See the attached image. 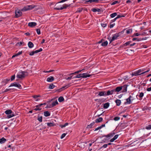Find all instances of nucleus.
<instances>
[{"mask_svg":"<svg viewBox=\"0 0 151 151\" xmlns=\"http://www.w3.org/2000/svg\"><path fill=\"white\" fill-rule=\"evenodd\" d=\"M61 2L60 1L57 3L54 6V9L56 10H60L63 9H65L67 8L68 7H70V4H61Z\"/></svg>","mask_w":151,"mask_h":151,"instance_id":"nucleus-1","label":"nucleus"},{"mask_svg":"<svg viewBox=\"0 0 151 151\" xmlns=\"http://www.w3.org/2000/svg\"><path fill=\"white\" fill-rule=\"evenodd\" d=\"M125 30L124 29L123 31H121V32H119L118 33H116L115 34L112 35V37L111 38V37L107 38L109 42L110 43H111L114 41L117 40L118 37L120 35V34L121 33H123L124 32V31Z\"/></svg>","mask_w":151,"mask_h":151,"instance_id":"nucleus-2","label":"nucleus"},{"mask_svg":"<svg viewBox=\"0 0 151 151\" xmlns=\"http://www.w3.org/2000/svg\"><path fill=\"white\" fill-rule=\"evenodd\" d=\"M27 72L22 71L18 73L17 76V78H24L25 76L28 75Z\"/></svg>","mask_w":151,"mask_h":151,"instance_id":"nucleus-3","label":"nucleus"},{"mask_svg":"<svg viewBox=\"0 0 151 151\" xmlns=\"http://www.w3.org/2000/svg\"><path fill=\"white\" fill-rule=\"evenodd\" d=\"M4 113L8 115L7 116V118H10L15 116V115L13 112H12V111L11 110L9 109L6 110L5 111Z\"/></svg>","mask_w":151,"mask_h":151,"instance_id":"nucleus-4","label":"nucleus"},{"mask_svg":"<svg viewBox=\"0 0 151 151\" xmlns=\"http://www.w3.org/2000/svg\"><path fill=\"white\" fill-rule=\"evenodd\" d=\"M143 70L141 69H139L138 70L135 71L133 73H132V76H137L139 75L143 74H142L143 72Z\"/></svg>","mask_w":151,"mask_h":151,"instance_id":"nucleus-5","label":"nucleus"},{"mask_svg":"<svg viewBox=\"0 0 151 151\" xmlns=\"http://www.w3.org/2000/svg\"><path fill=\"white\" fill-rule=\"evenodd\" d=\"M15 86L17 87L18 88L21 89L22 88L21 85L19 84V83L14 82L13 83H11L10 85L9 86V87L12 86Z\"/></svg>","mask_w":151,"mask_h":151,"instance_id":"nucleus-6","label":"nucleus"},{"mask_svg":"<svg viewBox=\"0 0 151 151\" xmlns=\"http://www.w3.org/2000/svg\"><path fill=\"white\" fill-rule=\"evenodd\" d=\"M21 11L19 9H17L16 10L15 12L16 17L18 18L22 16V14Z\"/></svg>","mask_w":151,"mask_h":151,"instance_id":"nucleus-7","label":"nucleus"},{"mask_svg":"<svg viewBox=\"0 0 151 151\" xmlns=\"http://www.w3.org/2000/svg\"><path fill=\"white\" fill-rule=\"evenodd\" d=\"M27 6L29 10H32L33 8H35V9L36 10H37L40 9V7H38L37 8H36L37 6L35 5H28Z\"/></svg>","mask_w":151,"mask_h":151,"instance_id":"nucleus-8","label":"nucleus"},{"mask_svg":"<svg viewBox=\"0 0 151 151\" xmlns=\"http://www.w3.org/2000/svg\"><path fill=\"white\" fill-rule=\"evenodd\" d=\"M10 78H9L3 79L2 81V84L4 85H5L10 81Z\"/></svg>","mask_w":151,"mask_h":151,"instance_id":"nucleus-9","label":"nucleus"},{"mask_svg":"<svg viewBox=\"0 0 151 151\" xmlns=\"http://www.w3.org/2000/svg\"><path fill=\"white\" fill-rule=\"evenodd\" d=\"M115 134V133L113 132H112L107 135H104L103 136V137L109 138V139H110L111 137H112Z\"/></svg>","mask_w":151,"mask_h":151,"instance_id":"nucleus-10","label":"nucleus"},{"mask_svg":"<svg viewBox=\"0 0 151 151\" xmlns=\"http://www.w3.org/2000/svg\"><path fill=\"white\" fill-rule=\"evenodd\" d=\"M106 93V95L109 96L115 94V92L114 89H113L111 90L108 91Z\"/></svg>","mask_w":151,"mask_h":151,"instance_id":"nucleus-11","label":"nucleus"},{"mask_svg":"<svg viewBox=\"0 0 151 151\" xmlns=\"http://www.w3.org/2000/svg\"><path fill=\"white\" fill-rule=\"evenodd\" d=\"M139 93V95H137L136 96L137 98L138 99V98H137V96H138L139 98V99L140 100H141L142 99V97L144 96V93L143 92H141L140 93Z\"/></svg>","mask_w":151,"mask_h":151,"instance_id":"nucleus-12","label":"nucleus"},{"mask_svg":"<svg viewBox=\"0 0 151 151\" xmlns=\"http://www.w3.org/2000/svg\"><path fill=\"white\" fill-rule=\"evenodd\" d=\"M101 9H99V8H92L91 9V11H92L93 12H102V10Z\"/></svg>","mask_w":151,"mask_h":151,"instance_id":"nucleus-13","label":"nucleus"},{"mask_svg":"<svg viewBox=\"0 0 151 151\" xmlns=\"http://www.w3.org/2000/svg\"><path fill=\"white\" fill-rule=\"evenodd\" d=\"M37 24L35 22H29L28 24V26L32 27L37 25Z\"/></svg>","mask_w":151,"mask_h":151,"instance_id":"nucleus-14","label":"nucleus"},{"mask_svg":"<svg viewBox=\"0 0 151 151\" xmlns=\"http://www.w3.org/2000/svg\"><path fill=\"white\" fill-rule=\"evenodd\" d=\"M126 101L124 103V104H130L132 103V101L131 100V99H129V97L126 99Z\"/></svg>","mask_w":151,"mask_h":151,"instance_id":"nucleus-15","label":"nucleus"},{"mask_svg":"<svg viewBox=\"0 0 151 151\" xmlns=\"http://www.w3.org/2000/svg\"><path fill=\"white\" fill-rule=\"evenodd\" d=\"M54 79V78L53 76H50L47 78V81L51 82L53 81Z\"/></svg>","mask_w":151,"mask_h":151,"instance_id":"nucleus-16","label":"nucleus"},{"mask_svg":"<svg viewBox=\"0 0 151 151\" xmlns=\"http://www.w3.org/2000/svg\"><path fill=\"white\" fill-rule=\"evenodd\" d=\"M82 78H86L87 77H90L91 76V75L88 74V73H82Z\"/></svg>","mask_w":151,"mask_h":151,"instance_id":"nucleus-17","label":"nucleus"},{"mask_svg":"<svg viewBox=\"0 0 151 151\" xmlns=\"http://www.w3.org/2000/svg\"><path fill=\"white\" fill-rule=\"evenodd\" d=\"M122 86H121L117 87L115 89H114L115 92H119L122 89Z\"/></svg>","mask_w":151,"mask_h":151,"instance_id":"nucleus-18","label":"nucleus"},{"mask_svg":"<svg viewBox=\"0 0 151 151\" xmlns=\"http://www.w3.org/2000/svg\"><path fill=\"white\" fill-rule=\"evenodd\" d=\"M106 92L105 91H101L99 93V94H98V96H106Z\"/></svg>","mask_w":151,"mask_h":151,"instance_id":"nucleus-19","label":"nucleus"},{"mask_svg":"<svg viewBox=\"0 0 151 151\" xmlns=\"http://www.w3.org/2000/svg\"><path fill=\"white\" fill-rule=\"evenodd\" d=\"M115 102L116 103V105L118 106H119L121 103V101L118 99H116L115 100Z\"/></svg>","mask_w":151,"mask_h":151,"instance_id":"nucleus-20","label":"nucleus"},{"mask_svg":"<svg viewBox=\"0 0 151 151\" xmlns=\"http://www.w3.org/2000/svg\"><path fill=\"white\" fill-rule=\"evenodd\" d=\"M102 120L103 118L101 117H99V118L96 119L95 120V121L96 123H98L101 122L102 121Z\"/></svg>","mask_w":151,"mask_h":151,"instance_id":"nucleus-21","label":"nucleus"},{"mask_svg":"<svg viewBox=\"0 0 151 151\" xmlns=\"http://www.w3.org/2000/svg\"><path fill=\"white\" fill-rule=\"evenodd\" d=\"M28 45L29 48H31L34 47V45L32 42L29 41L28 43Z\"/></svg>","mask_w":151,"mask_h":151,"instance_id":"nucleus-22","label":"nucleus"},{"mask_svg":"<svg viewBox=\"0 0 151 151\" xmlns=\"http://www.w3.org/2000/svg\"><path fill=\"white\" fill-rule=\"evenodd\" d=\"M128 85L126 84L124 85L122 87L123 92H126L127 91V88Z\"/></svg>","mask_w":151,"mask_h":151,"instance_id":"nucleus-23","label":"nucleus"},{"mask_svg":"<svg viewBox=\"0 0 151 151\" xmlns=\"http://www.w3.org/2000/svg\"><path fill=\"white\" fill-rule=\"evenodd\" d=\"M6 141V139L4 137L0 139V144H2L5 143Z\"/></svg>","mask_w":151,"mask_h":151,"instance_id":"nucleus-24","label":"nucleus"},{"mask_svg":"<svg viewBox=\"0 0 151 151\" xmlns=\"http://www.w3.org/2000/svg\"><path fill=\"white\" fill-rule=\"evenodd\" d=\"M40 95H34L32 96V97L35 99L36 101H38L40 100L39 99H37L38 97H40Z\"/></svg>","mask_w":151,"mask_h":151,"instance_id":"nucleus-25","label":"nucleus"},{"mask_svg":"<svg viewBox=\"0 0 151 151\" xmlns=\"http://www.w3.org/2000/svg\"><path fill=\"white\" fill-rule=\"evenodd\" d=\"M109 106V103L107 102L104 104V108L105 109H107Z\"/></svg>","mask_w":151,"mask_h":151,"instance_id":"nucleus-26","label":"nucleus"},{"mask_svg":"<svg viewBox=\"0 0 151 151\" xmlns=\"http://www.w3.org/2000/svg\"><path fill=\"white\" fill-rule=\"evenodd\" d=\"M44 116L46 117L49 116L50 115V113L47 111H44Z\"/></svg>","mask_w":151,"mask_h":151,"instance_id":"nucleus-27","label":"nucleus"},{"mask_svg":"<svg viewBox=\"0 0 151 151\" xmlns=\"http://www.w3.org/2000/svg\"><path fill=\"white\" fill-rule=\"evenodd\" d=\"M95 122H93L89 125H88L87 127V128L88 129H90L91 128L92 126L94 124Z\"/></svg>","mask_w":151,"mask_h":151,"instance_id":"nucleus-28","label":"nucleus"},{"mask_svg":"<svg viewBox=\"0 0 151 151\" xmlns=\"http://www.w3.org/2000/svg\"><path fill=\"white\" fill-rule=\"evenodd\" d=\"M47 126L49 127L53 126L55 125V124L52 122L47 123Z\"/></svg>","mask_w":151,"mask_h":151,"instance_id":"nucleus-29","label":"nucleus"},{"mask_svg":"<svg viewBox=\"0 0 151 151\" xmlns=\"http://www.w3.org/2000/svg\"><path fill=\"white\" fill-rule=\"evenodd\" d=\"M108 44V42L107 41H105L103 42L102 43L101 45L103 46H106Z\"/></svg>","mask_w":151,"mask_h":151,"instance_id":"nucleus-30","label":"nucleus"},{"mask_svg":"<svg viewBox=\"0 0 151 151\" xmlns=\"http://www.w3.org/2000/svg\"><path fill=\"white\" fill-rule=\"evenodd\" d=\"M28 10H29L28 9L27 5L25 6L22 9H21V11H26Z\"/></svg>","mask_w":151,"mask_h":151,"instance_id":"nucleus-31","label":"nucleus"},{"mask_svg":"<svg viewBox=\"0 0 151 151\" xmlns=\"http://www.w3.org/2000/svg\"><path fill=\"white\" fill-rule=\"evenodd\" d=\"M58 104V102L57 100H56L55 101H53L52 104V106H53V107L56 106V105Z\"/></svg>","mask_w":151,"mask_h":151,"instance_id":"nucleus-32","label":"nucleus"},{"mask_svg":"<svg viewBox=\"0 0 151 151\" xmlns=\"http://www.w3.org/2000/svg\"><path fill=\"white\" fill-rule=\"evenodd\" d=\"M117 13L116 12H115L113 13H112L110 15V17L112 18H114L115 16H116V15H117Z\"/></svg>","mask_w":151,"mask_h":151,"instance_id":"nucleus-33","label":"nucleus"},{"mask_svg":"<svg viewBox=\"0 0 151 151\" xmlns=\"http://www.w3.org/2000/svg\"><path fill=\"white\" fill-rule=\"evenodd\" d=\"M120 1H115L114 2H113L112 3L110 4L111 5H114L115 4H119L120 3Z\"/></svg>","mask_w":151,"mask_h":151,"instance_id":"nucleus-34","label":"nucleus"},{"mask_svg":"<svg viewBox=\"0 0 151 151\" xmlns=\"http://www.w3.org/2000/svg\"><path fill=\"white\" fill-rule=\"evenodd\" d=\"M133 95L134 94L133 93H132L131 94V95H130L129 96V99H131V101H133L134 99V97L133 96Z\"/></svg>","mask_w":151,"mask_h":151,"instance_id":"nucleus-35","label":"nucleus"},{"mask_svg":"<svg viewBox=\"0 0 151 151\" xmlns=\"http://www.w3.org/2000/svg\"><path fill=\"white\" fill-rule=\"evenodd\" d=\"M132 40L133 41H135L136 40L137 41H141V38H134L132 39Z\"/></svg>","mask_w":151,"mask_h":151,"instance_id":"nucleus-36","label":"nucleus"},{"mask_svg":"<svg viewBox=\"0 0 151 151\" xmlns=\"http://www.w3.org/2000/svg\"><path fill=\"white\" fill-rule=\"evenodd\" d=\"M55 87V86L53 84H51L49 86V88L50 89H53Z\"/></svg>","mask_w":151,"mask_h":151,"instance_id":"nucleus-37","label":"nucleus"},{"mask_svg":"<svg viewBox=\"0 0 151 151\" xmlns=\"http://www.w3.org/2000/svg\"><path fill=\"white\" fill-rule=\"evenodd\" d=\"M58 100L59 102H61L64 101V99L62 96H60L58 98Z\"/></svg>","mask_w":151,"mask_h":151,"instance_id":"nucleus-38","label":"nucleus"},{"mask_svg":"<svg viewBox=\"0 0 151 151\" xmlns=\"http://www.w3.org/2000/svg\"><path fill=\"white\" fill-rule=\"evenodd\" d=\"M42 50V48H40L39 50H37L35 51H34L35 54L37 53L38 52H40Z\"/></svg>","mask_w":151,"mask_h":151,"instance_id":"nucleus-39","label":"nucleus"},{"mask_svg":"<svg viewBox=\"0 0 151 151\" xmlns=\"http://www.w3.org/2000/svg\"><path fill=\"white\" fill-rule=\"evenodd\" d=\"M131 42L132 41H129L128 42H127L124 44V46H127L129 45H130V44Z\"/></svg>","mask_w":151,"mask_h":151,"instance_id":"nucleus-40","label":"nucleus"},{"mask_svg":"<svg viewBox=\"0 0 151 151\" xmlns=\"http://www.w3.org/2000/svg\"><path fill=\"white\" fill-rule=\"evenodd\" d=\"M68 123H66L63 125H60V126L61 128H62L65 127L66 126L68 125Z\"/></svg>","mask_w":151,"mask_h":151,"instance_id":"nucleus-41","label":"nucleus"},{"mask_svg":"<svg viewBox=\"0 0 151 151\" xmlns=\"http://www.w3.org/2000/svg\"><path fill=\"white\" fill-rule=\"evenodd\" d=\"M84 1H85V2H84L85 4H87L88 2H89L90 3L93 2L92 0H84Z\"/></svg>","mask_w":151,"mask_h":151,"instance_id":"nucleus-42","label":"nucleus"},{"mask_svg":"<svg viewBox=\"0 0 151 151\" xmlns=\"http://www.w3.org/2000/svg\"><path fill=\"white\" fill-rule=\"evenodd\" d=\"M132 32V29H127L126 30V33L127 34H129L131 32Z\"/></svg>","mask_w":151,"mask_h":151,"instance_id":"nucleus-43","label":"nucleus"},{"mask_svg":"<svg viewBox=\"0 0 151 151\" xmlns=\"http://www.w3.org/2000/svg\"><path fill=\"white\" fill-rule=\"evenodd\" d=\"M145 129L147 130H150L151 129V124L148 125L145 127Z\"/></svg>","mask_w":151,"mask_h":151,"instance_id":"nucleus-44","label":"nucleus"},{"mask_svg":"<svg viewBox=\"0 0 151 151\" xmlns=\"http://www.w3.org/2000/svg\"><path fill=\"white\" fill-rule=\"evenodd\" d=\"M70 85V84H69L67 85H66V86H63L61 88L62 89H63V90L64 89L68 88L69 86Z\"/></svg>","mask_w":151,"mask_h":151,"instance_id":"nucleus-45","label":"nucleus"},{"mask_svg":"<svg viewBox=\"0 0 151 151\" xmlns=\"http://www.w3.org/2000/svg\"><path fill=\"white\" fill-rule=\"evenodd\" d=\"M117 19V18H116V17L114 19L111 20L110 22V24H111L114 22H115Z\"/></svg>","mask_w":151,"mask_h":151,"instance_id":"nucleus-46","label":"nucleus"},{"mask_svg":"<svg viewBox=\"0 0 151 151\" xmlns=\"http://www.w3.org/2000/svg\"><path fill=\"white\" fill-rule=\"evenodd\" d=\"M120 119V117L118 116H116L115 117L114 119V120L115 121H117L119 120Z\"/></svg>","mask_w":151,"mask_h":151,"instance_id":"nucleus-47","label":"nucleus"},{"mask_svg":"<svg viewBox=\"0 0 151 151\" xmlns=\"http://www.w3.org/2000/svg\"><path fill=\"white\" fill-rule=\"evenodd\" d=\"M141 34H139V33H134L133 35L132 36V37H133L134 36H139V35H140Z\"/></svg>","mask_w":151,"mask_h":151,"instance_id":"nucleus-48","label":"nucleus"},{"mask_svg":"<svg viewBox=\"0 0 151 151\" xmlns=\"http://www.w3.org/2000/svg\"><path fill=\"white\" fill-rule=\"evenodd\" d=\"M36 31L38 35H40V34L41 32L40 29H36Z\"/></svg>","mask_w":151,"mask_h":151,"instance_id":"nucleus-49","label":"nucleus"},{"mask_svg":"<svg viewBox=\"0 0 151 151\" xmlns=\"http://www.w3.org/2000/svg\"><path fill=\"white\" fill-rule=\"evenodd\" d=\"M83 9L82 8H78L77 11V12H81L82 11Z\"/></svg>","mask_w":151,"mask_h":151,"instance_id":"nucleus-50","label":"nucleus"},{"mask_svg":"<svg viewBox=\"0 0 151 151\" xmlns=\"http://www.w3.org/2000/svg\"><path fill=\"white\" fill-rule=\"evenodd\" d=\"M12 89L11 88H6V89L4 91V92H6L8 91H11V90H12Z\"/></svg>","mask_w":151,"mask_h":151,"instance_id":"nucleus-51","label":"nucleus"},{"mask_svg":"<svg viewBox=\"0 0 151 151\" xmlns=\"http://www.w3.org/2000/svg\"><path fill=\"white\" fill-rule=\"evenodd\" d=\"M123 78L124 80H128L129 79V78L127 76H124Z\"/></svg>","mask_w":151,"mask_h":151,"instance_id":"nucleus-52","label":"nucleus"},{"mask_svg":"<svg viewBox=\"0 0 151 151\" xmlns=\"http://www.w3.org/2000/svg\"><path fill=\"white\" fill-rule=\"evenodd\" d=\"M15 78V75H13L11 76V78L10 79L11 80V81H12L14 80Z\"/></svg>","mask_w":151,"mask_h":151,"instance_id":"nucleus-53","label":"nucleus"},{"mask_svg":"<svg viewBox=\"0 0 151 151\" xmlns=\"http://www.w3.org/2000/svg\"><path fill=\"white\" fill-rule=\"evenodd\" d=\"M110 25L109 26V28L111 29L115 25V23H114L113 24H110Z\"/></svg>","mask_w":151,"mask_h":151,"instance_id":"nucleus-54","label":"nucleus"},{"mask_svg":"<svg viewBox=\"0 0 151 151\" xmlns=\"http://www.w3.org/2000/svg\"><path fill=\"white\" fill-rule=\"evenodd\" d=\"M54 71V70H50L48 71H46L44 70V71H43V72L44 73H50V72H52Z\"/></svg>","mask_w":151,"mask_h":151,"instance_id":"nucleus-55","label":"nucleus"},{"mask_svg":"<svg viewBox=\"0 0 151 151\" xmlns=\"http://www.w3.org/2000/svg\"><path fill=\"white\" fill-rule=\"evenodd\" d=\"M66 135V134H65V133H63V134H62V135H61V136L60 137V138L61 139H63L64 137H65V136Z\"/></svg>","mask_w":151,"mask_h":151,"instance_id":"nucleus-56","label":"nucleus"},{"mask_svg":"<svg viewBox=\"0 0 151 151\" xmlns=\"http://www.w3.org/2000/svg\"><path fill=\"white\" fill-rule=\"evenodd\" d=\"M140 34V35L141 36L147 35H148V34H147V32H143L142 33H141Z\"/></svg>","mask_w":151,"mask_h":151,"instance_id":"nucleus-57","label":"nucleus"},{"mask_svg":"<svg viewBox=\"0 0 151 151\" xmlns=\"http://www.w3.org/2000/svg\"><path fill=\"white\" fill-rule=\"evenodd\" d=\"M101 25L102 27H105L107 26V24L101 23Z\"/></svg>","mask_w":151,"mask_h":151,"instance_id":"nucleus-58","label":"nucleus"},{"mask_svg":"<svg viewBox=\"0 0 151 151\" xmlns=\"http://www.w3.org/2000/svg\"><path fill=\"white\" fill-rule=\"evenodd\" d=\"M35 53L34 51H33L29 53V55L30 56L33 55Z\"/></svg>","mask_w":151,"mask_h":151,"instance_id":"nucleus-59","label":"nucleus"},{"mask_svg":"<svg viewBox=\"0 0 151 151\" xmlns=\"http://www.w3.org/2000/svg\"><path fill=\"white\" fill-rule=\"evenodd\" d=\"M41 109H42V108H38L36 107V108H35V109H34V110H35L36 111H40L41 110Z\"/></svg>","mask_w":151,"mask_h":151,"instance_id":"nucleus-60","label":"nucleus"},{"mask_svg":"<svg viewBox=\"0 0 151 151\" xmlns=\"http://www.w3.org/2000/svg\"><path fill=\"white\" fill-rule=\"evenodd\" d=\"M82 74H80L78 75H77V76L76 77H77V78H82Z\"/></svg>","mask_w":151,"mask_h":151,"instance_id":"nucleus-61","label":"nucleus"},{"mask_svg":"<svg viewBox=\"0 0 151 151\" xmlns=\"http://www.w3.org/2000/svg\"><path fill=\"white\" fill-rule=\"evenodd\" d=\"M37 120L40 122H42V116H41L40 117H39L38 118Z\"/></svg>","mask_w":151,"mask_h":151,"instance_id":"nucleus-62","label":"nucleus"},{"mask_svg":"<svg viewBox=\"0 0 151 151\" xmlns=\"http://www.w3.org/2000/svg\"><path fill=\"white\" fill-rule=\"evenodd\" d=\"M126 126L125 125V124H122L121 125V127H122V129L124 128H125V127H126Z\"/></svg>","mask_w":151,"mask_h":151,"instance_id":"nucleus-63","label":"nucleus"},{"mask_svg":"<svg viewBox=\"0 0 151 151\" xmlns=\"http://www.w3.org/2000/svg\"><path fill=\"white\" fill-rule=\"evenodd\" d=\"M22 51H19V52H18L17 53H16L17 55V56L21 54L22 53Z\"/></svg>","mask_w":151,"mask_h":151,"instance_id":"nucleus-64","label":"nucleus"}]
</instances>
